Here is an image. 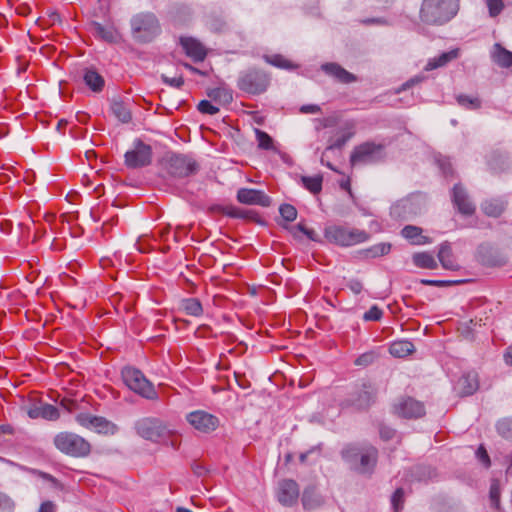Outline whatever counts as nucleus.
Listing matches in <instances>:
<instances>
[{
	"label": "nucleus",
	"instance_id": "obj_7",
	"mask_svg": "<svg viewBox=\"0 0 512 512\" xmlns=\"http://www.w3.org/2000/svg\"><path fill=\"white\" fill-rule=\"evenodd\" d=\"M134 429L138 436L154 443L166 441L173 433L167 422L152 416L136 420Z\"/></svg>",
	"mask_w": 512,
	"mask_h": 512
},
{
	"label": "nucleus",
	"instance_id": "obj_29",
	"mask_svg": "<svg viewBox=\"0 0 512 512\" xmlns=\"http://www.w3.org/2000/svg\"><path fill=\"white\" fill-rule=\"evenodd\" d=\"M224 215L235 219H249L256 221L258 214L252 209H241L234 205L221 206L218 209Z\"/></svg>",
	"mask_w": 512,
	"mask_h": 512
},
{
	"label": "nucleus",
	"instance_id": "obj_42",
	"mask_svg": "<svg viewBox=\"0 0 512 512\" xmlns=\"http://www.w3.org/2000/svg\"><path fill=\"white\" fill-rule=\"evenodd\" d=\"M496 52L494 54L495 62L501 67L512 66V52L503 48L500 44H495Z\"/></svg>",
	"mask_w": 512,
	"mask_h": 512
},
{
	"label": "nucleus",
	"instance_id": "obj_63",
	"mask_svg": "<svg viewBox=\"0 0 512 512\" xmlns=\"http://www.w3.org/2000/svg\"><path fill=\"white\" fill-rule=\"evenodd\" d=\"M15 503L14 501L2 494V512H14Z\"/></svg>",
	"mask_w": 512,
	"mask_h": 512
},
{
	"label": "nucleus",
	"instance_id": "obj_12",
	"mask_svg": "<svg viewBox=\"0 0 512 512\" xmlns=\"http://www.w3.org/2000/svg\"><path fill=\"white\" fill-rule=\"evenodd\" d=\"M152 158V147L137 138L133 142V148L124 154V164L129 169L143 168L152 163Z\"/></svg>",
	"mask_w": 512,
	"mask_h": 512
},
{
	"label": "nucleus",
	"instance_id": "obj_47",
	"mask_svg": "<svg viewBox=\"0 0 512 512\" xmlns=\"http://www.w3.org/2000/svg\"><path fill=\"white\" fill-rule=\"evenodd\" d=\"M377 358H378V354L376 351H374V350L367 351V352L359 355L355 359L354 364L356 366L368 367V366L372 365L376 361Z\"/></svg>",
	"mask_w": 512,
	"mask_h": 512
},
{
	"label": "nucleus",
	"instance_id": "obj_41",
	"mask_svg": "<svg viewBox=\"0 0 512 512\" xmlns=\"http://www.w3.org/2000/svg\"><path fill=\"white\" fill-rule=\"evenodd\" d=\"M301 182L309 192L312 194H318L322 190L323 177L321 175L302 176Z\"/></svg>",
	"mask_w": 512,
	"mask_h": 512
},
{
	"label": "nucleus",
	"instance_id": "obj_5",
	"mask_svg": "<svg viewBox=\"0 0 512 512\" xmlns=\"http://www.w3.org/2000/svg\"><path fill=\"white\" fill-rule=\"evenodd\" d=\"M121 378L129 390L147 400H157L158 392L153 383L146 378L144 373L135 367L125 366L121 370Z\"/></svg>",
	"mask_w": 512,
	"mask_h": 512
},
{
	"label": "nucleus",
	"instance_id": "obj_37",
	"mask_svg": "<svg viewBox=\"0 0 512 512\" xmlns=\"http://www.w3.org/2000/svg\"><path fill=\"white\" fill-rule=\"evenodd\" d=\"M355 134V126L353 123H347L345 128L343 129V133L339 136L333 143H331L327 148L328 150L334 149H342L345 144L354 136Z\"/></svg>",
	"mask_w": 512,
	"mask_h": 512
},
{
	"label": "nucleus",
	"instance_id": "obj_61",
	"mask_svg": "<svg viewBox=\"0 0 512 512\" xmlns=\"http://www.w3.org/2000/svg\"><path fill=\"white\" fill-rule=\"evenodd\" d=\"M346 286L354 293L360 294L363 290V284L359 279L353 278L347 281Z\"/></svg>",
	"mask_w": 512,
	"mask_h": 512
},
{
	"label": "nucleus",
	"instance_id": "obj_9",
	"mask_svg": "<svg viewBox=\"0 0 512 512\" xmlns=\"http://www.w3.org/2000/svg\"><path fill=\"white\" fill-rule=\"evenodd\" d=\"M55 447L74 458L87 457L91 452V444L80 435L73 432H60L53 439Z\"/></svg>",
	"mask_w": 512,
	"mask_h": 512
},
{
	"label": "nucleus",
	"instance_id": "obj_21",
	"mask_svg": "<svg viewBox=\"0 0 512 512\" xmlns=\"http://www.w3.org/2000/svg\"><path fill=\"white\" fill-rule=\"evenodd\" d=\"M27 414L31 419L57 420L60 416L56 406L48 403H34L27 408Z\"/></svg>",
	"mask_w": 512,
	"mask_h": 512
},
{
	"label": "nucleus",
	"instance_id": "obj_54",
	"mask_svg": "<svg viewBox=\"0 0 512 512\" xmlns=\"http://www.w3.org/2000/svg\"><path fill=\"white\" fill-rule=\"evenodd\" d=\"M383 316L382 310L377 306L373 305L363 315L364 321H379Z\"/></svg>",
	"mask_w": 512,
	"mask_h": 512
},
{
	"label": "nucleus",
	"instance_id": "obj_11",
	"mask_svg": "<svg viewBox=\"0 0 512 512\" xmlns=\"http://www.w3.org/2000/svg\"><path fill=\"white\" fill-rule=\"evenodd\" d=\"M166 171L175 179L188 178L200 170L199 163L188 154L172 153L166 158Z\"/></svg>",
	"mask_w": 512,
	"mask_h": 512
},
{
	"label": "nucleus",
	"instance_id": "obj_51",
	"mask_svg": "<svg viewBox=\"0 0 512 512\" xmlns=\"http://www.w3.org/2000/svg\"><path fill=\"white\" fill-rule=\"evenodd\" d=\"M197 109L202 114L215 115L219 112V108L211 103L209 100H201Z\"/></svg>",
	"mask_w": 512,
	"mask_h": 512
},
{
	"label": "nucleus",
	"instance_id": "obj_35",
	"mask_svg": "<svg viewBox=\"0 0 512 512\" xmlns=\"http://www.w3.org/2000/svg\"><path fill=\"white\" fill-rule=\"evenodd\" d=\"M208 97L221 105H228L233 101V94L231 90L223 87L210 89L207 92Z\"/></svg>",
	"mask_w": 512,
	"mask_h": 512
},
{
	"label": "nucleus",
	"instance_id": "obj_33",
	"mask_svg": "<svg viewBox=\"0 0 512 512\" xmlns=\"http://www.w3.org/2000/svg\"><path fill=\"white\" fill-rule=\"evenodd\" d=\"M92 429L99 434L105 435H115L119 431V427L115 423L105 417L96 415Z\"/></svg>",
	"mask_w": 512,
	"mask_h": 512
},
{
	"label": "nucleus",
	"instance_id": "obj_64",
	"mask_svg": "<svg viewBox=\"0 0 512 512\" xmlns=\"http://www.w3.org/2000/svg\"><path fill=\"white\" fill-rule=\"evenodd\" d=\"M38 512H56V505L52 501H44L40 505Z\"/></svg>",
	"mask_w": 512,
	"mask_h": 512
},
{
	"label": "nucleus",
	"instance_id": "obj_2",
	"mask_svg": "<svg viewBox=\"0 0 512 512\" xmlns=\"http://www.w3.org/2000/svg\"><path fill=\"white\" fill-rule=\"evenodd\" d=\"M460 0H423L420 19L428 25L442 26L458 14Z\"/></svg>",
	"mask_w": 512,
	"mask_h": 512
},
{
	"label": "nucleus",
	"instance_id": "obj_22",
	"mask_svg": "<svg viewBox=\"0 0 512 512\" xmlns=\"http://www.w3.org/2000/svg\"><path fill=\"white\" fill-rule=\"evenodd\" d=\"M320 69L326 75L343 84L353 83L357 80V77L354 74L350 73L336 62L323 63L320 66Z\"/></svg>",
	"mask_w": 512,
	"mask_h": 512
},
{
	"label": "nucleus",
	"instance_id": "obj_23",
	"mask_svg": "<svg viewBox=\"0 0 512 512\" xmlns=\"http://www.w3.org/2000/svg\"><path fill=\"white\" fill-rule=\"evenodd\" d=\"M479 388L478 375L474 371L463 374L457 381L456 390L461 396L473 395Z\"/></svg>",
	"mask_w": 512,
	"mask_h": 512
},
{
	"label": "nucleus",
	"instance_id": "obj_4",
	"mask_svg": "<svg viewBox=\"0 0 512 512\" xmlns=\"http://www.w3.org/2000/svg\"><path fill=\"white\" fill-rule=\"evenodd\" d=\"M378 389L371 380L362 379L353 390L341 401L342 408H352L357 411L369 409L377 399Z\"/></svg>",
	"mask_w": 512,
	"mask_h": 512
},
{
	"label": "nucleus",
	"instance_id": "obj_13",
	"mask_svg": "<svg viewBox=\"0 0 512 512\" xmlns=\"http://www.w3.org/2000/svg\"><path fill=\"white\" fill-rule=\"evenodd\" d=\"M187 423L201 434H211L220 426V419L205 410H194L186 414Z\"/></svg>",
	"mask_w": 512,
	"mask_h": 512
},
{
	"label": "nucleus",
	"instance_id": "obj_16",
	"mask_svg": "<svg viewBox=\"0 0 512 512\" xmlns=\"http://www.w3.org/2000/svg\"><path fill=\"white\" fill-rule=\"evenodd\" d=\"M451 200L457 211L464 216H472L476 211L475 204L471 201L465 187L460 183L453 186Z\"/></svg>",
	"mask_w": 512,
	"mask_h": 512
},
{
	"label": "nucleus",
	"instance_id": "obj_43",
	"mask_svg": "<svg viewBox=\"0 0 512 512\" xmlns=\"http://www.w3.org/2000/svg\"><path fill=\"white\" fill-rule=\"evenodd\" d=\"M391 250V244L387 242H382L375 244L364 250V254L370 258H376L380 256L387 255Z\"/></svg>",
	"mask_w": 512,
	"mask_h": 512
},
{
	"label": "nucleus",
	"instance_id": "obj_62",
	"mask_svg": "<svg viewBox=\"0 0 512 512\" xmlns=\"http://www.w3.org/2000/svg\"><path fill=\"white\" fill-rule=\"evenodd\" d=\"M191 469L194 475H196L197 477H204L209 472V470L203 464L198 462H193L191 464Z\"/></svg>",
	"mask_w": 512,
	"mask_h": 512
},
{
	"label": "nucleus",
	"instance_id": "obj_39",
	"mask_svg": "<svg viewBox=\"0 0 512 512\" xmlns=\"http://www.w3.org/2000/svg\"><path fill=\"white\" fill-rule=\"evenodd\" d=\"M263 59L266 63L285 70H294L297 68V65L293 64L291 61L286 59L281 54H272V55H263Z\"/></svg>",
	"mask_w": 512,
	"mask_h": 512
},
{
	"label": "nucleus",
	"instance_id": "obj_28",
	"mask_svg": "<svg viewBox=\"0 0 512 512\" xmlns=\"http://www.w3.org/2000/svg\"><path fill=\"white\" fill-rule=\"evenodd\" d=\"M206 24L211 32L218 34H225L232 30L231 22L222 14L211 13Z\"/></svg>",
	"mask_w": 512,
	"mask_h": 512
},
{
	"label": "nucleus",
	"instance_id": "obj_40",
	"mask_svg": "<svg viewBox=\"0 0 512 512\" xmlns=\"http://www.w3.org/2000/svg\"><path fill=\"white\" fill-rule=\"evenodd\" d=\"M415 266L424 269L437 268V262L434 257L428 252H418L412 257Z\"/></svg>",
	"mask_w": 512,
	"mask_h": 512
},
{
	"label": "nucleus",
	"instance_id": "obj_24",
	"mask_svg": "<svg viewBox=\"0 0 512 512\" xmlns=\"http://www.w3.org/2000/svg\"><path fill=\"white\" fill-rule=\"evenodd\" d=\"M90 30L96 38L107 43L115 44L119 41V33L113 25L104 26L99 22L92 21Z\"/></svg>",
	"mask_w": 512,
	"mask_h": 512
},
{
	"label": "nucleus",
	"instance_id": "obj_3",
	"mask_svg": "<svg viewBox=\"0 0 512 512\" xmlns=\"http://www.w3.org/2000/svg\"><path fill=\"white\" fill-rule=\"evenodd\" d=\"M131 36L139 44L154 41L162 32L161 24L152 12H140L130 20Z\"/></svg>",
	"mask_w": 512,
	"mask_h": 512
},
{
	"label": "nucleus",
	"instance_id": "obj_20",
	"mask_svg": "<svg viewBox=\"0 0 512 512\" xmlns=\"http://www.w3.org/2000/svg\"><path fill=\"white\" fill-rule=\"evenodd\" d=\"M396 409L400 416L408 419L420 418L425 414L424 404L411 397L400 401Z\"/></svg>",
	"mask_w": 512,
	"mask_h": 512
},
{
	"label": "nucleus",
	"instance_id": "obj_15",
	"mask_svg": "<svg viewBox=\"0 0 512 512\" xmlns=\"http://www.w3.org/2000/svg\"><path fill=\"white\" fill-rule=\"evenodd\" d=\"M477 259L486 267H503L508 263V257L502 251L488 244L478 247Z\"/></svg>",
	"mask_w": 512,
	"mask_h": 512
},
{
	"label": "nucleus",
	"instance_id": "obj_56",
	"mask_svg": "<svg viewBox=\"0 0 512 512\" xmlns=\"http://www.w3.org/2000/svg\"><path fill=\"white\" fill-rule=\"evenodd\" d=\"M489 497L491 501V505L499 509L500 508V488L498 484L492 483L489 490Z\"/></svg>",
	"mask_w": 512,
	"mask_h": 512
},
{
	"label": "nucleus",
	"instance_id": "obj_1",
	"mask_svg": "<svg viewBox=\"0 0 512 512\" xmlns=\"http://www.w3.org/2000/svg\"><path fill=\"white\" fill-rule=\"evenodd\" d=\"M340 455L351 471L364 476H371L378 462V449L368 442L348 443Z\"/></svg>",
	"mask_w": 512,
	"mask_h": 512
},
{
	"label": "nucleus",
	"instance_id": "obj_49",
	"mask_svg": "<svg viewBox=\"0 0 512 512\" xmlns=\"http://www.w3.org/2000/svg\"><path fill=\"white\" fill-rule=\"evenodd\" d=\"M404 504V489L397 488L391 496V506L394 512H400Z\"/></svg>",
	"mask_w": 512,
	"mask_h": 512
},
{
	"label": "nucleus",
	"instance_id": "obj_30",
	"mask_svg": "<svg viewBox=\"0 0 512 512\" xmlns=\"http://www.w3.org/2000/svg\"><path fill=\"white\" fill-rule=\"evenodd\" d=\"M458 54V49L443 52L439 56L429 59L424 67V71H431L440 67H444L450 61L456 59L458 57Z\"/></svg>",
	"mask_w": 512,
	"mask_h": 512
},
{
	"label": "nucleus",
	"instance_id": "obj_46",
	"mask_svg": "<svg viewBox=\"0 0 512 512\" xmlns=\"http://www.w3.org/2000/svg\"><path fill=\"white\" fill-rule=\"evenodd\" d=\"M255 135L258 142V146L261 149L264 150H273V139L272 137L266 133L265 131H262L260 129H255Z\"/></svg>",
	"mask_w": 512,
	"mask_h": 512
},
{
	"label": "nucleus",
	"instance_id": "obj_19",
	"mask_svg": "<svg viewBox=\"0 0 512 512\" xmlns=\"http://www.w3.org/2000/svg\"><path fill=\"white\" fill-rule=\"evenodd\" d=\"M179 43L185 54L194 62H201L206 58L207 51L204 45L197 39L189 36H182L179 39Z\"/></svg>",
	"mask_w": 512,
	"mask_h": 512
},
{
	"label": "nucleus",
	"instance_id": "obj_55",
	"mask_svg": "<svg viewBox=\"0 0 512 512\" xmlns=\"http://www.w3.org/2000/svg\"><path fill=\"white\" fill-rule=\"evenodd\" d=\"M94 419H95V415H92L90 413H79L76 416L77 423L87 429H92Z\"/></svg>",
	"mask_w": 512,
	"mask_h": 512
},
{
	"label": "nucleus",
	"instance_id": "obj_14",
	"mask_svg": "<svg viewBox=\"0 0 512 512\" xmlns=\"http://www.w3.org/2000/svg\"><path fill=\"white\" fill-rule=\"evenodd\" d=\"M424 197L421 194H412L398 201L391 207V215L395 218L407 220L422 212Z\"/></svg>",
	"mask_w": 512,
	"mask_h": 512
},
{
	"label": "nucleus",
	"instance_id": "obj_31",
	"mask_svg": "<svg viewBox=\"0 0 512 512\" xmlns=\"http://www.w3.org/2000/svg\"><path fill=\"white\" fill-rule=\"evenodd\" d=\"M302 505L305 510H314L321 506L322 498L312 486L306 487L302 493Z\"/></svg>",
	"mask_w": 512,
	"mask_h": 512
},
{
	"label": "nucleus",
	"instance_id": "obj_38",
	"mask_svg": "<svg viewBox=\"0 0 512 512\" xmlns=\"http://www.w3.org/2000/svg\"><path fill=\"white\" fill-rule=\"evenodd\" d=\"M111 111L113 115L121 123H129L132 120V113L127 105L122 101H113L111 104Z\"/></svg>",
	"mask_w": 512,
	"mask_h": 512
},
{
	"label": "nucleus",
	"instance_id": "obj_32",
	"mask_svg": "<svg viewBox=\"0 0 512 512\" xmlns=\"http://www.w3.org/2000/svg\"><path fill=\"white\" fill-rule=\"evenodd\" d=\"M415 351L414 344L409 340H399L391 343L389 352L392 356L403 358Z\"/></svg>",
	"mask_w": 512,
	"mask_h": 512
},
{
	"label": "nucleus",
	"instance_id": "obj_44",
	"mask_svg": "<svg viewBox=\"0 0 512 512\" xmlns=\"http://www.w3.org/2000/svg\"><path fill=\"white\" fill-rule=\"evenodd\" d=\"M456 100L465 109L476 110L481 107V100L478 97L460 94L456 97Z\"/></svg>",
	"mask_w": 512,
	"mask_h": 512
},
{
	"label": "nucleus",
	"instance_id": "obj_8",
	"mask_svg": "<svg viewBox=\"0 0 512 512\" xmlns=\"http://www.w3.org/2000/svg\"><path fill=\"white\" fill-rule=\"evenodd\" d=\"M270 75L259 68H248L238 74L237 88L248 95H260L267 91L270 85Z\"/></svg>",
	"mask_w": 512,
	"mask_h": 512
},
{
	"label": "nucleus",
	"instance_id": "obj_36",
	"mask_svg": "<svg viewBox=\"0 0 512 512\" xmlns=\"http://www.w3.org/2000/svg\"><path fill=\"white\" fill-rule=\"evenodd\" d=\"M481 209L485 215L497 218L504 212L505 206L500 200L490 199L481 203Z\"/></svg>",
	"mask_w": 512,
	"mask_h": 512
},
{
	"label": "nucleus",
	"instance_id": "obj_60",
	"mask_svg": "<svg viewBox=\"0 0 512 512\" xmlns=\"http://www.w3.org/2000/svg\"><path fill=\"white\" fill-rule=\"evenodd\" d=\"M476 457L484 465V467L489 468L491 466L490 457L483 445H480L476 450Z\"/></svg>",
	"mask_w": 512,
	"mask_h": 512
},
{
	"label": "nucleus",
	"instance_id": "obj_48",
	"mask_svg": "<svg viewBox=\"0 0 512 512\" xmlns=\"http://www.w3.org/2000/svg\"><path fill=\"white\" fill-rule=\"evenodd\" d=\"M279 213L283 220L292 222L297 218V209L288 203H283L279 207Z\"/></svg>",
	"mask_w": 512,
	"mask_h": 512
},
{
	"label": "nucleus",
	"instance_id": "obj_25",
	"mask_svg": "<svg viewBox=\"0 0 512 512\" xmlns=\"http://www.w3.org/2000/svg\"><path fill=\"white\" fill-rule=\"evenodd\" d=\"M437 256L444 269L451 271H457L460 269V265L454 257L450 242L445 241L440 244Z\"/></svg>",
	"mask_w": 512,
	"mask_h": 512
},
{
	"label": "nucleus",
	"instance_id": "obj_27",
	"mask_svg": "<svg viewBox=\"0 0 512 512\" xmlns=\"http://www.w3.org/2000/svg\"><path fill=\"white\" fill-rule=\"evenodd\" d=\"M423 229L415 225H406L402 228L400 234L403 238L408 240L412 245H425L432 242L431 238L424 236Z\"/></svg>",
	"mask_w": 512,
	"mask_h": 512
},
{
	"label": "nucleus",
	"instance_id": "obj_53",
	"mask_svg": "<svg viewBox=\"0 0 512 512\" xmlns=\"http://www.w3.org/2000/svg\"><path fill=\"white\" fill-rule=\"evenodd\" d=\"M426 79H427V77L424 74L415 75L414 77L410 78L405 83H403L401 85V87H399L396 90V93H400V92L405 91L415 85H418V84L424 82Z\"/></svg>",
	"mask_w": 512,
	"mask_h": 512
},
{
	"label": "nucleus",
	"instance_id": "obj_57",
	"mask_svg": "<svg viewBox=\"0 0 512 512\" xmlns=\"http://www.w3.org/2000/svg\"><path fill=\"white\" fill-rule=\"evenodd\" d=\"M436 162L444 176L447 177L452 174V166L450 159L448 157L440 155L439 157L436 158Z\"/></svg>",
	"mask_w": 512,
	"mask_h": 512
},
{
	"label": "nucleus",
	"instance_id": "obj_6",
	"mask_svg": "<svg viewBox=\"0 0 512 512\" xmlns=\"http://www.w3.org/2000/svg\"><path fill=\"white\" fill-rule=\"evenodd\" d=\"M324 237L329 243L350 247L368 241L370 235L365 230L332 224L324 228Z\"/></svg>",
	"mask_w": 512,
	"mask_h": 512
},
{
	"label": "nucleus",
	"instance_id": "obj_10",
	"mask_svg": "<svg viewBox=\"0 0 512 512\" xmlns=\"http://www.w3.org/2000/svg\"><path fill=\"white\" fill-rule=\"evenodd\" d=\"M385 145L366 141L354 147L350 155V164L356 165H375L386 159Z\"/></svg>",
	"mask_w": 512,
	"mask_h": 512
},
{
	"label": "nucleus",
	"instance_id": "obj_50",
	"mask_svg": "<svg viewBox=\"0 0 512 512\" xmlns=\"http://www.w3.org/2000/svg\"><path fill=\"white\" fill-rule=\"evenodd\" d=\"M465 280H436V279H421L420 283L425 286H435V287H448L452 285H457L464 283Z\"/></svg>",
	"mask_w": 512,
	"mask_h": 512
},
{
	"label": "nucleus",
	"instance_id": "obj_18",
	"mask_svg": "<svg viewBox=\"0 0 512 512\" xmlns=\"http://www.w3.org/2000/svg\"><path fill=\"white\" fill-rule=\"evenodd\" d=\"M236 198L238 202L246 205L269 207L272 203L271 197L264 191L251 188H240L237 191Z\"/></svg>",
	"mask_w": 512,
	"mask_h": 512
},
{
	"label": "nucleus",
	"instance_id": "obj_17",
	"mask_svg": "<svg viewBox=\"0 0 512 512\" xmlns=\"http://www.w3.org/2000/svg\"><path fill=\"white\" fill-rule=\"evenodd\" d=\"M277 500L286 507H291L297 503L299 497V486L292 479L281 480L277 488Z\"/></svg>",
	"mask_w": 512,
	"mask_h": 512
},
{
	"label": "nucleus",
	"instance_id": "obj_45",
	"mask_svg": "<svg viewBox=\"0 0 512 512\" xmlns=\"http://www.w3.org/2000/svg\"><path fill=\"white\" fill-rule=\"evenodd\" d=\"M496 430L500 436L512 440V418H504L497 422Z\"/></svg>",
	"mask_w": 512,
	"mask_h": 512
},
{
	"label": "nucleus",
	"instance_id": "obj_52",
	"mask_svg": "<svg viewBox=\"0 0 512 512\" xmlns=\"http://www.w3.org/2000/svg\"><path fill=\"white\" fill-rule=\"evenodd\" d=\"M490 17L498 16L504 9L503 0H485Z\"/></svg>",
	"mask_w": 512,
	"mask_h": 512
},
{
	"label": "nucleus",
	"instance_id": "obj_59",
	"mask_svg": "<svg viewBox=\"0 0 512 512\" xmlns=\"http://www.w3.org/2000/svg\"><path fill=\"white\" fill-rule=\"evenodd\" d=\"M1 168H2V185L4 183H10V182H13V183H18V177L16 175H13V177H11L10 175H8L5 171H10L13 173V167L6 164L4 162V160L2 159V165H1Z\"/></svg>",
	"mask_w": 512,
	"mask_h": 512
},
{
	"label": "nucleus",
	"instance_id": "obj_26",
	"mask_svg": "<svg viewBox=\"0 0 512 512\" xmlns=\"http://www.w3.org/2000/svg\"><path fill=\"white\" fill-rule=\"evenodd\" d=\"M82 79L85 85L95 93H99L104 89L105 79L94 67H85Z\"/></svg>",
	"mask_w": 512,
	"mask_h": 512
},
{
	"label": "nucleus",
	"instance_id": "obj_58",
	"mask_svg": "<svg viewBox=\"0 0 512 512\" xmlns=\"http://www.w3.org/2000/svg\"><path fill=\"white\" fill-rule=\"evenodd\" d=\"M161 81L170 87L180 89L184 85V78L182 76L170 78L165 74H161Z\"/></svg>",
	"mask_w": 512,
	"mask_h": 512
},
{
	"label": "nucleus",
	"instance_id": "obj_34",
	"mask_svg": "<svg viewBox=\"0 0 512 512\" xmlns=\"http://www.w3.org/2000/svg\"><path fill=\"white\" fill-rule=\"evenodd\" d=\"M180 306L189 316L200 317L203 314V306L198 298H184L181 300Z\"/></svg>",
	"mask_w": 512,
	"mask_h": 512
}]
</instances>
